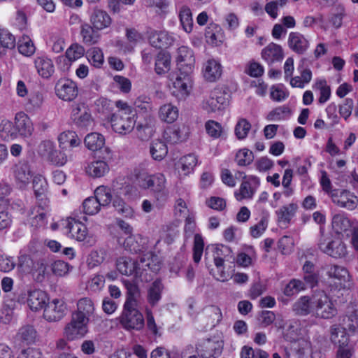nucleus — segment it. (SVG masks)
<instances>
[{
  "label": "nucleus",
  "instance_id": "f257e3e1",
  "mask_svg": "<svg viewBox=\"0 0 358 358\" xmlns=\"http://www.w3.org/2000/svg\"><path fill=\"white\" fill-rule=\"evenodd\" d=\"M177 62L180 66H186L187 72H180L173 81L174 93L180 98L187 96L192 87V80L189 72L193 69L195 59L192 50L187 46H181L178 49Z\"/></svg>",
  "mask_w": 358,
  "mask_h": 358
},
{
  "label": "nucleus",
  "instance_id": "f03ea898",
  "mask_svg": "<svg viewBox=\"0 0 358 358\" xmlns=\"http://www.w3.org/2000/svg\"><path fill=\"white\" fill-rule=\"evenodd\" d=\"M115 105L118 110L110 117L113 130L120 135L129 134L135 127V111L127 102L121 100L116 101Z\"/></svg>",
  "mask_w": 358,
  "mask_h": 358
},
{
  "label": "nucleus",
  "instance_id": "7ed1b4c3",
  "mask_svg": "<svg viewBox=\"0 0 358 358\" xmlns=\"http://www.w3.org/2000/svg\"><path fill=\"white\" fill-rule=\"evenodd\" d=\"M329 332L331 341L338 346V358H350L353 355V349L349 345V337L345 328L334 324L331 326Z\"/></svg>",
  "mask_w": 358,
  "mask_h": 358
},
{
  "label": "nucleus",
  "instance_id": "20e7f679",
  "mask_svg": "<svg viewBox=\"0 0 358 358\" xmlns=\"http://www.w3.org/2000/svg\"><path fill=\"white\" fill-rule=\"evenodd\" d=\"M62 224L67 229L71 238L78 241H83L87 246H92L95 243V238L88 234L87 227L81 222L68 217L63 221Z\"/></svg>",
  "mask_w": 358,
  "mask_h": 358
},
{
  "label": "nucleus",
  "instance_id": "39448f33",
  "mask_svg": "<svg viewBox=\"0 0 358 358\" xmlns=\"http://www.w3.org/2000/svg\"><path fill=\"white\" fill-rule=\"evenodd\" d=\"M235 260L232 250L229 246L220 244L217 245L213 250V261L218 270L217 280L224 282L227 280L229 275L224 271V262H234Z\"/></svg>",
  "mask_w": 358,
  "mask_h": 358
},
{
  "label": "nucleus",
  "instance_id": "423d86ee",
  "mask_svg": "<svg viewBox=\"0 0 358 358\" xmlns=\"http://www.w3.org/2000/svg\"><path fill=\"white\" fill-rule=\"evenodd\" d=\"M314 311L318 317L329 319L335 316L337 310L333 302L324 291H319L312 296Z\"/></svg>",
  "mask_w": 358,
  "mask_h": 358
},
{
  "label": "nucleus",
  "instance_id": "0eeeda50",
  "mask_svg": "<svg viewBox=\"0 0 358 358\" xmlns=\"http://www.w3.org/2000/svg\"><path fill=\"white\" fill-rule=\"evenodd\" d=\"M90 319L77 313H73L72 319L64 329V336L68 340L73 341L83 338L87 332V324Z\"/></svg>",
  "mask_w": 358,
  "mask_h": 358
},
{
  "label": "nucleus",
  "instance_id": "6e6552de",
  "mask_svg": "<svg viewBox=\"0 0 358 358\" xmlns=\"http://www.w3.org/2000/svg\"><path fill=\"white\" fill-rule=\"evenodd\" d=\"M71 120L77 128L84 130L89 129L94 124L90 110L85 103L72 106Z\"/></svg>",
  "mask_w": 358,
  "mask_h": 358
},
{
  "label": "nucleus",
  "instance_id": "1a4fd4ad",
  "mask_svg": "<svg viewBox=\"0 0 358 358\" xmlns=\"http://www.w3.org/2000/svg\"><path fill=\"white\" fill-rule=\"evenodd\" d=\"M136 307L124 306L120 322L122 327L127 330H141L144 327V317Z\"/></svg>",
  "mask_w": 358,
  "mask_h": 358
},
{
  "label": "nucleus",
  "instance_id": "9d476101",
  "mask_svg": "<svg viewBox=\"0 0 358 358\" xmlns=\"http://www.w3.org/2000/svg\"><path fill=\"white\" fill-rule=\"evenodd\" d=\"M318 245L322 252L334 258L344 257L348 253L346 245L339 238L331 239L322 236Z\"/></svg>",
  "mask_w": 358,
  "mask_h": 358
},
{
  "label": "nucleus",
  "instance_id": "9b49d317",
  "mask_svg": "<svg viewBox=\"0 0 358 358\" xmlns=\"http://www.w3.org/2000/svg\"><path fill=\"white\" fill-rule=\"evenodd\" d=\"M189 128L185 124H176L166 127L163 137L166 142L176 144L185 141L189 138Z\"/></svg>",
  "mask_w": 358,
  "mask_h": 358
},
{
  "label": "nucleus",
  "instance_id": "f8f14e48",
  "mask_svg": "<svg viewBox=\"0 0 358 358\" xmlns=\"http://www.w3.org/2000/svg\"><path fill=\"white\" fill-rule=\"evenodd\" d=\"M67 308L62 299H55L48 302L43 311L44 318L49 322L60 320L66 314Z\"/></svg>",
  "mask_w": 358,
  "mask_h": 358
},
{
  "label": "nucleus",
  "instance_id": "ddd939ff",
  "mask_svg": "<svg viewBox=\"0 0 358 358\" xmlns=\"http://www.w3.org/2000/svg\"><path fill=\"white\" fill-rule=\"evenodd\" d=\"M106 155L103 160H96L87 165L86 173L93 178H101L109 171V162L113 160V155L109 148H105Z\"/></svg>",
  "mask_w": 358,
  "mask_h": 358
},
{
  "label": "nucleus",
  "instance_id": "4468645a",
  "mask_svg": "<svg viewBox=\"0 0 358 358\" xmlns=\"http://www.w3.org/2000/svg\"><path fill=\"white\" fill-rule=\"evenodd\" d=\"M76 84L69 79H61L55 85V93L62 100L71 101L78 96Z\"/></svg>",
  "mask_w": 358,
  "mask_h": 358
},
{
  "label": "nucleus",
  "instance_id": "2eb2a0df",
  "mask_svg": "<svg viewBox=\"0 0 358 358\" xmlns=\"http://www.w3.org/2000/svg\"><path fill=\"white\" fill-rule=\"evenodd\" d=\"M332 201L337 206L348 210H354L358 203L357 197L349 191L335 189L330 196Z\"/></svg>",
  "mask_w": 358,
  "mask_h": 358
},
{
  "label": "nucleus",
  "instance_id": "dca6fc26",
  "mask_svg": "<svg viewBox=\"0 0 358 358\" xmlns=\"http://www.w3.org/2000/svg\"><path fill=\"white\" fill-rule=\"evenodd\" d=\"M227 102V94L222 90L215 89L203 103V108L208 112H215L224 108Z\"/></svg>",
  "mask_w": 358,
  "mask_h": 358
},
{
  "label": "nucleus",
  "instance_id": "f3484780",
  "mask_svg": "<svg viewBox=\"0 0 358 358\" xmlns=\"http://www.w3.org/2000/svg\"><path fill=\"white\" fill-rule=\"evenodd\" d=\"M150 189L155 194L157 201L161 204L165 202L169 196L166 189V178L162 173L153 175Z\"/></svg>",
  "mask_w": 358,
  "mask_h": 358
},
{
  "label": "nucleus",
  "instance_id": "a211bd4d",
  "mask_svg": "<svg viewBox=\"0 0 358 358\" xmlns=\"http://www.w3.org/2000/svg\"><path fill=\"white\" fill-rule=\"evenodd\" d=\"M288 46L295 53L304 54L309 48V41L299 32H291L288 37Z\"/></svg>",
  "mask_w": 358,
  "mask_h": 358
},
{
  "label": "nucleus",
  "instance_id": "6ab92c4d",
  "mask_svg": "<svg viewBox=\"0 0 358 358\" xmlns=\"http://www.w3.org/2000/svg\"><path fill=\"white\" fill-rule=\"evenodd\" d=\"M90 24L99 31L110 27L112 20L110 15L103 10L94 8L90 17Z\"/></svg>",
  "mask_w": 358,
  "mask_h": 358
},
{
  "label": "nucleus",
  "instance_id": "aec40b11",
  "mask_svg": "<svg viewBox=\"0 0 358 358\" xmlns=\"http://www.w3.org/2000/svg\"><path fill=\"white\" fill-rule=\"evenodd\" d=\"M136 136L141 141L149 140L155 132V121L151 117L145 118L136 126Z\"/></svg>",
  "mask_w": 358,
  "mask_h": 358
},
{
  "label": "nucleus",
  "instance_id": "412c9836",
  "mask_svg": "<svg viewBox=\"0 0 358 358\" xmlns=\"http://www.w3.org/2000/svg\"><path fill=\"white\" fill-rule=\"evenodd\" d=\"M48 300L46 293L41 289H33L28 292L27 304L32 310L37 311L45 308Z\"/></svg>",
  "mask_w": 358,
  "mask_h": 358
},
{
  "label": "nucleus",
  "instance_id": "4be33fe9",
  "mask_svg": "<svg viewBox=\"0 0 358 358\" xmlns=\"http://www.w3.org/2000/svg\"><path fill=\"white\" fill-rule=\"evenodd\" d=\"M150 44L157 48H167L171 46L174 38L172 35L166 31H152L149 36Z\"/></svg>",
  "mask_w": 358,
  "mask_h": 358
},
{
  "label": "nucleus",
  "instance_id": "5701e85b",
  "mask_svg": "<svg viewBox=\"0 0 358 358\" xmlns=\"http://www.w3.org/2000/svg\"><path fill=\"white\" fill-rule=\"evenodd\" d=\"M116 267L120 273L130 275L133 273L138 274L140 263L133 261L130 257H121L117 259Z\"/></svg>",
  "mask_w": 358,
  "mask_h": 358
},
{
  "label": "nucleus",
  "instance_id": "b1692460",
  "mask_svg": "<svg viewBox=\"0 0 358 358\" xmlns=\"http://www.w3.org/2000/svg\"><path fill=\"white\" fill-rule=\"evenodd\" d=\"M283 56L282 47L274 43H269L262 51V57L268 64L281 61L283 59Z\"/></svg>",
  "mask_w": 358,
  "mask_h": 358
},
{
  "label": "nucleus",
  "instance_id": "393cba45",
  "mask_svg": "<svg viewBox=\"0 0 358 358\" xmlns=\"http://www.w3.org/2000/svg\"><path fill=\"white\" fill-rule=\"evenodd\" d=\"M15 128L17 134L21 136H30L33 131L31 122L28 116L22 112L17 113L15 117Z\"/></svg>",
  "mask_w": 358,
  "mask_h": 358
},
{
  "label": "nucleus",
  "instance_id": "a878e982",
  "mask_svg": "<svg viewBox=\"0 0 358 358\" xmlns=\"http://www.w3.org/2000/svg\"><path fill=\"white\" fill-rule=\"evenodd\" d=\"M164 285L161 280L157 279L153 281L147 289V301L152 306H156L162 299Z\"/></svg>",
  "mask_w": 358,
  "mask_h": 358
},
{
  "label": "nucleus",
  "instance_id": "bb28decb",
  "mask_svg": "<svg viewBox=\"0 0 358 358\" xmlns=\"http://www.w3.org/2000/svg\"><path fill=\"white\" fill-rule=\"evenodd\" d=\"M34 64L38 74L44 78H49L55 72L53 62L47 57L41 56L36 57Z\"/></svg>",
  "mask_w": 358,
  "mask_h": 358
},
{
  "label": "nucleus",
  "instance_id": "cd10ccee",
  "mask_svg": "<svg viewBox=\"0 0 358 358\" xmlns=\"http://www.w3.org/2000/svg\"><path fill=\"white\" fill-rule=\"evenodd\" d=\"M354 224L357 222H351L350 220L344 214H337L333 217L332 228L336 234L347 233L353 227Z\"/></svg>",
  "mask_w": 358,
  "mask_h": 358
},
{
  "label": "nucleus",
  "instance_id": "c85d7f7f",
  "mask_svg": "<svg viewBox=\"0 0 358 358\" xmlns=\"http://www.w3.org/2000/svg\"><path fill=\"white\" fill-rule=\"evenodd\" d=\"M37 336V331L34 326L27 324L19 329L15 339L20 343L29 345L36 342Z\"/></svg>",
  "mask_w": 358,
  "mask_h": 358
},
{
  "label": "nucleus",
  "instance_id": "c756f323",
  "mask_svg": "<svg viewBox=\"0 0 358 358\" xmlns=\"http://www.w3.org/2000/svg\"><path fill=\"white\" fill-rule=\"evenodd\" d=\"M297 208V205L293 203L280 207L275 212L278 223L286 227L294 216Z\"/></svg>",
  "mask_w": 358,
  "mask_h": 358
},
{
  "label": "nucleus",
  "instance_id": "7c9ffc66",
  "mask_svg": "<svg viewBox=\"0 0 358 358\" xmlns=\"http://www.w3.org/2000/svg\"><path fill=\"white\" fill-rule=\"evenodd\" d=\"M327 275L331 278L338 280L341 287H345V283L350 280L348 271L341 266L334 265L330 266L327 271Z\"/></svg>",
  "mask_w": 358,
  "mask_h": 358
},
{
  "label": "nucleus",
  "instance_id": "2f4dec72",
  "mask_svg": "<svg viewBox=\"0 0 358 358\" xmlns=\"http://www.w3.org/2000/svg\"><path fill=\"white\" fill-rule=\"evenodd\" d=\"M294 312L299 315H307L314 310V306L312 303V297L308 296H301L293 305Z\"/></svg>",
  "mask_w": 358,
  "mask_h": 358
},
{
  "label": "nucleus",
  "instance_id": "473e14b6",
  "mask_svg": "<svg viewBox=\"0 0 358 358\" xmlns=\"http://www.w3.org/2000/svg\"><path fill=\"white\" fill-rule=\"evenodd\" d=\"M15 176L22 185L28 184L32 178L29 165L27 162H20L15 166Z\"/></svg>",
  "mask_w": 358,
  "mask_h": 358
},
{
  "label": "nucleus",
  "instance_id": "72a5a7b5",
  "mask_svg": "<svg viewBox=\"0 0 358 358\" xmlns=\"http://www.w3.org/2000/svg\"><path fill=\"white\" fill-rule=\"evenodd\" d=\"M222 74L221 65L217 61L208 60L204 69V77L206 80L213 82L220 77Z\"/></svg>",
  "mask_w": 358,
  "mask_h": 358
},
{
  "label": "nucleus",
  "instance_id": "f704fd0d",
  "mask_svg": "<svg viewBox=\"0 0 358 358\" xmlns=\"http://www.w3.org/2000/svg\"><path fill=\"white\" fill-rule=\"evenodd\" d=\"M171 69V55L166 52H160L155 59V71L161 75L167 73Z\"/></svg>",
  "mask_w": 358,
  "mask_h": 358
},
{
  "label": "nucleus",
  "instance_id": "c9c22d12",
  "mask_svg": "<svg viewBox=\"0 0 358 358\" xmlns=\"http://www.w3.org/2000/svg\"><path fill=\"white\" fill-rule=\"evenodd\" d=\"M202 347L205 349L204 353L201 354V358H216L219 357L222 352V347L220 343L215 342L210 339L203 341Z\"/></svg>",
  "mask_w": 358,
  "mask_h": 358
},
{
  "label": "nucleus",
  "instance_id": "e433bc0d",
  "mask_svg": "<svg viewBox=\"0 0 358 358\" xmlns=\"http://www.w3.org/2000/svg\"><path fill=\"white\" fill-rule=\"evenodd\" d=\"M99 30L89 24H84L81 27L80 34L83 37L84 43L88 44H94L98 42L100 35L98 33Z\"/></svg>",
  "mask_w": 358,
  "mask_h": 358
},
{
  "label": "nucleus",
  "instance_id": "4c0bfd02",
  "mask_svg": "<svg viewBox=\"0 0 358 358\" xmlns=\"http://www.w3.org/2000/svg\"><path fill=\"white\" fill-rule=\"evenodd\" d=\"M58 141L59 142L60 147L62 148H66L67 145L72 148L76 147L81 142L80 139L78 137V135L73 131L62 132L59 136Z\"/></svg>",
  "mask_w": 358,
  "mask_h": 358
},
{
  "label": "nucleus",
  "instance_id": "58836bf2",
  "mask_svg": "<svg viewBox=\"0 0 358 358\" xmlns=\"http://www.w3.org/2000/svg\"><path fill=\"white\" fill-rule=\"evenodd\" d=\"M84 142L89 150L96 151L102 148L105 143V138L101 134L94 132L87 134Z\"/></svg>",
  "mask_w": 358,
  "mask_h": 358
},
{
  "label": "nucleus",
  "instance_id": "ea45409f",
  "mask_svg": "<svg viewBox=\"0 0 358 358\" xmlns=\"http://www.w3.org/2000/svg\"><path fill=\"white\" fill-rule=\"evenodd\" d=\"M159 116L162 121L172 123L178 117V110L171 104H165L160 108Z\"/></svg>",
  "mask_w": 358,
  "mask_h": 358
},
{
  "label": "nucleus",
  "instance_id": "a19ab883",
  "mask_svg": "<svg viewBox=\"0 0 358 358\" xmlns=\"http://www.w3.org/2000/svg\"><path fill=\"white\" fill-rule=\"evenodd\" d=\"M150 152L155 160L161 161L168 153V148L164 142L155 140L150 144Z\"/></svg>",
  "mask_w": 358,
  "mask_h": 358
},
{
  "label": "nucleus",
  "instance_id": "79ce46f5",
  "mask_svg": "<svg viewBox=\"0 0 358 358\" xmlns=\"http://www.w3.org/2000/svg\"><path fill=\"white\" fill-rule=\"evenodd\" d=\"M143 239L140 236H129L124 241V247L131 252L138 253L145 248Z\"/></svg>",
  "mask_w": 358,
  "mask_h": 358
},
{
  "label": "nucleus",
  "instance_id": "37998d69",
  "mask_svg": "<svg viewBox=\"0 0 358 358\" xmlns=\"http://www.w3.org/2000/svg\"><path fill=\"white\" fill-rule=\"evenodd\" d=\"M197 162L198 159L196 155L194 154H189L180 159L178 165L181 168L184 175H187L193 171L197 164Z\"/></svg>",
  "mask_w": 358,
  "mask_h": 358
},
{
  "label": "nucleus",
  "instance_id": "c03bdc74",
  "mask_svg": "<svg viewBox=\"0 0 358 358\" xmlns=\"http://www.w3.org/2000/svg\"><path fill=\"white\" fill-rule=\"evenodd\" d=\"M94 195L101 206L109 205L112 201V189L107 186L98 187L94 191Z\"/></svg>",
  "mask_w": 358,
  "mask_h": 358
},
{
  "label": "nucleus",
  "instance_id": "a18cd8bd",
  "mask_svg": "<svg viewBox=\"0 0 358 358\" xmlns=\"http://www.w3.org/2000/svg\"><path fill=\"white\" fill-rule=\"evenodd\" d=\"M94 311V303L90 298H83L78 301L77 310L76 313L90 319V317L93 315Z\"/></svg>",
  "mask_w": 358,
  "mask_h": 358
},
{
  "label": "nucleus",
  "instance_id": "49530a36",
  "mask_svg": "<svg viewBox=\"0 0 358 358\" xmlns=\"http://www.w3.org/2000/svg\"><path fill=\"white\" fill-rule=\"evenodd\" d=\"M15 38L8 30L0 28V55L6 49L14 48Z\"/></svg>",
  "mask_w": 358,
  "mask_h": 358
},
{
  "label": "nucleus",
  "instance_id": "de8ad7c7",
  "mask_svg": "<svg viewBox=\"0 0 358 358\" xmlns=\"http://www.w3.org/2000/svg\"><path fill=\"white\" fill-rule=\"evenodd\" d=\"M18 51L20 54L29 57L36 50L34 43L28 36H23L18 41Z\"/></svg>",
  "mask_w": 358,
  "mask_h": 358
},
{
  "label": "nucleus",
  "instance_id": "09e8293b",
  "mask_svg": "<svg viewBox=\"0 0 358 358\" xmlns=\"http://www.w3.org/2000/svg\"><path fill=\"white\" fill-rule=\"evenodd\" d=\"M303 345L299 342H294L289 344L287 346L284 347V356L287 358L290 357L300 358L305 355V348L302 346Z\"/></svg>",
  "mask_w": 358,
  "mask_h": 358
},
{
  "label": "nucleus",
  "instance_id": "8fccbe9b",
  "mask_svg": "<svg viewBox=\"0 0 358 358\" xmlns=\"http://www.w3.org/2000/svg\"><path fill=\"white\" fill-rule=\"evenodd\" d=\"M251 129V124L245 118H241L234 129L235 135L239 140L245 138Z\"/></svg>",
  "mask_w": 358,
  "mask_h": 358
},
{
  "label": "nucleus",
  "instance_id": "3c124183",
  "mask_svg": "<svg viewBox=\"0 0 358 358\" xmlns=\"http://www.w3.org/2000/svg\"><path fill=\"white\" fill-rule=\"evenodd\" d=\"M179 16L183 29L187 33L191 32L192 30L193 20L190 9L187 7L182 8Z\"/></svg>",
  "mask_w": 358,
  "mask_h": 358
},
{
  "label": "nucleus",
  "instance_id": "603ef678",
  "mask_svg": "<svg viewBox=\"0 0 358 358\" xmlns=\"http://www.w3.org/2000/svg\"><path fill=\"white\" fill-rule=\"evenodd\" d=\"M127 296L124 306L127 307L137 306V298L140 295L139 289L136 285L127 284Z\"/></svg>",
  "mask_w": 358,
  "mask_h": 358
},
{
  "label": "nucleus",
  "instance_id": "864d4df0",
  "mask_svg": "<svg viewBox=\"0 0 358 358\" xmlns=\"http://www.w3.org/2000/svg\"><path fill=\"white\" fill-rule=\"evenodd\" d=\"M33 189L36 198L46 194L48 184L42 176H36L33 179Z\"/></svg>",
  "mask_w": 358,
  "mask_h": 358
},
{
  "label": "nucleus",
  "instance_id": "5fc2aeb1",
  "mask_svg": "<svg viewBox=\"0 0 358 358\" xmlns=\"http://www.w3.org/2000/svg\"><path fill=\"white\" fill-rule=\"evenodd\" d=\"M116 210L126 217H131L134 215L133 208L127 205L121 198L115 197L113 202Z\"/></svg>",
  "mask_w": 358,
  "mask_h": 358
},
{
  "label": "nucleus",
  "instance_id": "6e6d98bb",
  "mask_svg": "<svg viewBox=\"0 0 358 358\" xmlns=\"http://www.w3.org/2000/svg\"><path fill=\"white\" fill-rule=\"evenodd\" d=\"M235 160L238 166H248L253 162L254 155L250 150L241 149L236 153Z\"/></svg>",
  "mask_w": 358,
  "mask_h": 358
},
{
  "label": "nucleus",
  "instance_id": "4d7b16f0",
  "mask_svg": "<svg viewBox=\"0 0 358 358\" xmlns=\"http://www.w3.org/2000/svg\"><path fill=\"white\" fill-rule=\"evenodd\" d=\"M306 289L305 283L298 279H292L287 284L284 289V294L286 296H292L301 290Z\"/></svg>",
  "mask_w": 358,
  "mask_h": 358
},
{
  "label": "nucleus",
  "instance_id": "13d9d810",
  "mask_svg": "<svg viewBox=\"0 0 358 358\" xmlns=\"http://www.w3.org/2000/svg\"><path fill=\"white\" fill-rule=\"evenodd\" d=\"M101 206L95 196L89 197L83 203V211L87 215L96 214L99 211Z\"/></svg>",
  "mask_w": 358,
  "mask_h": 358
},
{
  "label": "nucleus",
  "instance_id": "bf43d9fd",
  "mask_svg": "<svg viewBox=\"0 0 358 358\" xmlns=\"http://www.w3.org/2000/svg\"><path fill=\"white\" fill-rule=\"evenodd\" d=\"M203 247L204 243L202 236L199 234H195L193 247V259L194 262L199 263L200 262L203 251Z\"/></svg>",
  "mask_w": 358,
  "mask_h": 358
},
{
  "label": "nucleus",
  "instance_id": "052dcab7",
  "mask_svg": "<svg viewBox=\"0 0 358 358\" xmlns=\"http://www.w3.org/2000/svg\"><path fill=\"white\" fill-rule=\"evenodd\" d=\"M268 355L260 349H252L251 347L244 346L241 352V358H268Z\"/></svg>",
  "mask_w": 358,
  "mask_h": 358
},
{
  "label": "nucleus",
  "instance_id": "680f3d73",
  "mask_svg": "<svg viewBox=\"0 0 358 358\" xmlns=\"http://www.w3.org/2000/svg\"><path fill=\"white\" fill-rule=\"evenodd\" d=\"M343 322L345 329L353 333L356 332L358 330V310H355L346 315Z\"/></svg>",
  "mask_w": 358,
  "mask_h": 358
},
{
  "label": "nucleus",
  "instance_id": "e2e57ef3",
  "mask_svg": "<svg viewBox=\"0 0 358 358\" xmlns=\"http://www.w3.org/2000/svg\"><path fill=\"white\" fill-rule=\"evenodd\" d=\"M84 48L78 44H72L66 51V57L71 62L76 61L84 55Z\"/></svg>",
  "mask_w": 358,
  "mask_h": 358
},
{
  "label": "nucleus",
  "instance_id": "0e129e2a",
  "mask_svg": "<svg viewBox=\"0 0 358 358\" xmlns=\"http://www.w3.org/2000/svg\"><path fill=\"white\" fill-rule=\"evenodd\" d=\"M1 135L3 138L16 136L17 133L15 128V123L8 120L3 119L0 124Z\"/></svg>",
  "mask_w": 358,
  "mask_h": 358
},
{
  "label": "nucleus",
  "instance_id": "69168bd1",
  "mask_svg": "<svg viewBox=\"0 0 358 358\" xmlns=\"http://www.w3.org/2000/svg\"><path fill=\"white\" fill-rule=\"evenodd\" d=\"M207 134L213 138H219L222 133V125L214 120H208L205 124Z\"/></svg>",
  "mask_w": 358,
  "mask_h": 358
},
{
  "label": "nucleus",
  "instance_id": "338daca9",
  "mask_svg": "<svg viewBox=\"0 0 358 358\" xmlns=\"http://www.w3.org/2000/svg\"><path fill=\"white\" fill-rule=\"evenodd\" d=\"M71 268L68 263L62 260H56L51 264V270L57 276H64L69 273Z\"/></svg>",
  "mask_w": 358,
  "mask_h": 358
},
{
  "label": "nucleus",
  "instance_id": "774afa93",
  "mask_svg": "<svg viewBox=\"0 0 358 358\" xmlns=\"http://www.w3.org/2000/svg\"><path fill=\"white\" fill-rule=\"evenodd\" d=\"M89 61L96 67H99L103 63V55L101 50L97 47L91 48L88 52Z\"/></svg>",
  "mask_w": 358,
  "mask_h": 358
}]
</instances>
